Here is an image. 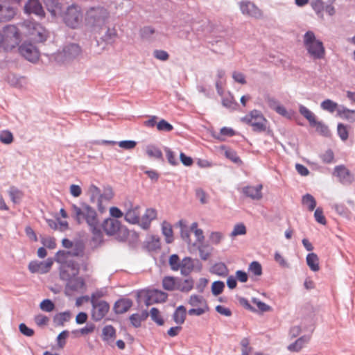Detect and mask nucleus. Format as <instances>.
<instances>
[{
    "mask_svg": "<svg viewBox=\"0 0 355 355\" xmlns=\"http://www.w3.org/2000/svg\"><path fill=\"white\" fill-rule=\"evenodd\" d=\"M83 12L77 5H71L64 11L62 19L65 22H78L83 19Z\"/></svg>",
    "mask_w": 355,
    "mask_h": 355,
    "instance_id": "obj_13",
    "label": "nucleus"
},
{
    "mask_svg": "<svg viewBox=\"0 0 355 355\" xmlns=\"http://www.w3.org/2000/svg\"><path fill=\"white\" fill-rule=\"evenodd\" d=\"M193 259L186 257L181 261L180 272L183 276H188L194 269Z\"/></svg>",
    "mask_w": 355,
    "mask_h": 355,
    "instance_id": "obj_27",
    "label": "nucleus"
},
{
    "mask_svg": "<svg viewBox=\"0 0 355 355\" xmlns=\"http://www.w3.org/2000/svg\"><path fill=\"white\" fill-rule=\"evenodd\" d=\"M53 263L51 258L47 259L46 261L35 260L28 263V268L31 273L45 274L49 272Z\"/></svg>",
    "mask_w": 355,
    "mask_h": 355,
    "instance_id": "obj_12",
    "label": "nucleus"
},
{
    "mask_svg": "<svg viewBox=\"0 0 355 355\" xmlns=\"http://www.w3.org/2000/svg\"><path fill=\"white\" fill-rule=\"evenodd\" d=\"M14 137L12 133L9 130H2L0 132V141L4 144H10L13 141Z\"/></svg>",
    "mask_w": 355,
    "mask_h": 355,
    "instance_id": "obj_54",
    "label": "nucleus"
},
{
    "mask_svg": "<svg viewBox=\"0 0 355 355\" xmlns=\"http://www.w3.org/2000/svg\"><path fill=\"white\" fill-rule=\"evenodd\" d=\"M187 316V309L184 306H179L173 314V319L178 324H182L184 322Z\"/></svg>",
    "mask_w": 355,
    "mask_h": 355,
    "instance_id": "obj_30",
    "label": "nucleus"
},
{
    "mask_svg": "<svg viewBox=\"0 0 355 355\" xmlns=\"http://www.w3.org/2000/svg\"><path fill=\"white\" fill-rule=\"evenodd\" d=\"M248 270L255 276H261L263 273L262 266L261 263L257 261H254L249 265Z\"/></svg>",
    "mask_w": 355,
    "mask_h": 355,
    "instance_id": "obj_55",
    "label": "nucleus"
},
{
    "mask_svg": "<svg viewBox=\"0 0 355 355\" xmlns=\"http://www.w3.org/2000/svg\"><path fill=\"white\" fill-rule=\"evenodd\" d=\"M240 9L243 14L258 18L262 15L261 10L252 2L243 1L240 3Z\"/></svg>",
    "mask_w": 355,
    "mask_h": 355,
    "instance_id": "obj_14",
    "label": "nucleus"
},
{
    "mask_svg": "<svg viewBox=\"0 0 355 355\" xmlns=\"http://www.w3.org/2000/svg\"><path fill=\"white\" fill-rule=\"evenodd\" d=\"M338 114L343 118L347 119L349 122L355 121V110H349L347 107H343V109L338 110Z\"/></svg>",
    "mask_w": 355,
    "mask_h": 355,
    "instance_id": "obj_39",
    "label": "nucleus"
},
{
    "mask_svg": "<svg viewBox=\"0 0 355 355\" xmlns=\"http://www.w3.org/2000/svg\"><path fill=\"white\" fill-rule=\"evenodd\" d=\"M11 200L15 203H19L24 196L23 192L15 187H11L8 191Z\"/></svg>",
    "mask_w": 355,
    "mask_h": 355,
    "instance_id": "obj_36",
    "label": "nucleus"
},
{
    "mask_svg": "<svg viewBox=\"0 0 355 355\" xmlns=\"http://www.w3.org/2000/svg\"><path fill=\"white\" fill-rule=\"evenodd\" d=\"M213 272L218 276L226 277L228 275V268L223 262L216 263L213 266Z\"/></svg>",
    "mask_w": 355,
    "mask_h": 355,
    "instance_id": "obj_43",
    "label": "nucleus"
},
{
    "mask_svg": "<svg viewBox=\"0 0 355 355\" xmlns=\"http://www.w3.org/2000/svg\"><path fill=\"white\" fill-rule=\"evenodd\" d=\"M168 264L171 269L173 271H178L181 268V261L177 254H173L169 257Z\"/></svg>",
    "mask_w": 355,
    "mask_h": 355,
    "instance_id": "obj_48",
    "label": "nucleus"
},
{
    "mask_svg": "<svg viewBox=\"0 0 355 355\" xmlns=\"http://www.w3.org/2000/svg\"><path fill=\"white\" fill-rule=\"evenodd\" d=\"M85 245L81 241H78L72 247V250L69 251L70 256L83 257L84 255Z\"/></svg>",
    "mask_w": 355,
    "mask_h": 355,
    "instance_id": "obj_37",
    "label": "nucleus"
},
{
    "mask_svg": "<svg viewBox=\"0 0 355 355\" xmlns=\"http://www.w3.org/2000/svg\"><path fill=\"white\" fill-rule=\"evenodd\" d=\"M157 217V211L153 208H148L142 216L139 225L144 230H148L150 227V223Z\"/></svg>",
    "mask_w": 355,
    "mask_h": 355,
    "instance_id": "obj_23",
    "label": "nucleus"
},
{
    "mask_svg": "<svg viewBox=\"0 0 355 355\" xmlns=\"http://www.w3.org/2000/svg\"><path fill=\"white\" fill-rule=\"evenodd\" d=\"M66 281V291H70L72 292L78 291L80 289H84L86 287L85 281L82 277H70L69 279H62Z\"/></svg>",
    "mask_w": 355,
    "mask_h": 355,
    "instance_id": "obj_19",
    "label": "nucleus"
},
{
    "mask_svg": "<svg viewBox=\"0 0 355 355\" xmlns=\"http://www.w3.org/2000/svg\"><path fill=\"white\" fill-rule=\"evenodd\" d=\"M100 29L101 31H105V33L101 36V39L107 44L112 43L117 37L116 29L114 28L108 27L107 24H102L100 26Z\"/></svg>",
    "mask_w": 355,
    "mask_h": 355,
    "instance_id": "obj_22",
    "label": "nucleus"
},
{
    "mask_svg": "<svg viewBox=\"0 0 355 355\" xmlns=\"http://www.w3.org/2000/svg\"><path fill=\"white\" fill-rule=\"evenodd\" d=\"M139 35L144 41L153 42L161 35V31L152 26H145L140 29Z\"/></svg>",
    "mask_w": 355,
    "mask_h": 355,
    "instance_id": "obj_18",
    "label": "nucleus"
},
{
    "mask_svg": "<svg viewBox=\"0 0 355 355\" xmlns=\"http://www.w3.org/2000/svg\"><path fill=\"white\" fill-rule=\"evenodd\" d=\"M16 14L17 12L14 8L0 3V22L12 20Z\"/></svg>",
    "mask_w": 355,
    "mask_h": 355,
    "instance_id": "obj_21",
    "label": "nucleus"
},
{
    "mask_svg": "<svg viewBox=\"0 0 355 355\" xmlns=\"http://www.w3.org/2000/svg\"><path fill=\"white\" fill-rule=\"evenodd\" d=\"M40 308L46 312H51L55 309V304L49 299L43 300L40 304Z\"/></svg>",
    "mask_w": 355,
    "mask_h": 355,
    "instance_id": "obj_59",
    "label": "nucleus"
},
{
    "mask_svg": "<svg viewBox=\"0 0 355 355\" xmlns=\"http://www.w3.org/2000/svg\"><path fill=\"white\" fill-rule=\"evenodd\" d=\"M151 319L158 325L162 326L164 324V320L159 315V311L157 308L153 307L150 311Z\"/></svg>",
    "mask_w": 355,
    "mask_h": 355,
    "instance_id": "obj_52",
    "label": "nucleus"
},
{
    "mask_svg": "<svg viewBox=\"0 0 355 355\" xmlns=\"http://www.w3.org/2000/svg\"><path fill=\"white\" fill-rule=\"evenodd\" d=\"M114 236H115L117 241L124 242L129 236V230L125 226L121 224L119 230H116V233Z\"/></svg>",
    "mask_w": 355,
    "mask_h": 355,
    "instance_id": "obj_44",
    "label": "nucleus"
},
{
    "mask_svg": "<svg viewBox=\"0 0 355 355\" xmlns=\"http://www.w3.org/2000/svg\"><path fill=\"white\" fill-rule=\"evenodd\" d=\"M320 158L324 163L331 164L334 161V153L331 149H328L320 155Z\"/></svg>",
    "mask_w": 355,
    "mask_h": 355,
    "instance_id": "obj_62",
    "label": "nucleus"
},
{
    "mask_svg": "<svg viewBox=\"0 0 355 355\" xmlns=\"http://www.w3.org/2000/svg\"><path fill=\"white\" fill-rule=\"evenodd\" d=\"M71 314L69 311L56 313L53 318V322L55 327L64 326V322L70 320Z\"/></svg>",
    "mask_w": 355,
    "mask_h": 355,
    "instance_id": "obj_29",
    "label": "nucleus"
},
{
    "mask_svg": "<svg viewBox=\"0 0 355 355\" xmlns=\"http://www.w3.org/2000/svg\"><path fill=\"white\" fill-rule=\"evenodd\" d=\"M225 288V284L223 282L218 280L215 281L211 284V293L214 296H218L221 294Z\"/></svg>",
    "mask_w": 355,
    "mask_h": 355,
    "instance_id": "obj_50",
    "label": "nucleus"
},
{
    "mask_svg": "<svg viewBox=\"0 0 355 355\" xmlns=\"http://www.w3.org/2000/svg\"><path fill=\"white\" fill-rule=\"evenodd\" d=\"M102 340L107 343L113 342L116 337L115 328L111 325H105L102 329Z\"/></svg>",
    "mask_w": 355,
    "mask_h": 355,
    "instance_id": "obj_26",
    "label": "nucleus"
},
{
    "mask_svg": "<svg viewBox=\"0 0 355 355\" xmlns=\"http://www.w3.org/2000/svg\"><path fill=\"white\" fill-rule=\"evenodd\" d=\"M304 45L309 57L313 60L325 58L326 51L323 42L316 39L313 31H309L304 34Z\"/></svg>",
    "mask_w": 355,
    "mask_h": 355,
    "instance_id": "obj_2",
    "label": "nucleus"
},
{
    "mask_svg": "<svg viewBox=\"0 0 355 355\" xmlns=\"http://www.w3.org/2000/svg\"><path fill=\"white\" fill-rule=\"evenodd\" d=\"M80 272V264L74 260H68L60 267V279H69L70 277H76Z\"/></svg>",
    "mask_w": 355,
    "mask_h": 355,
    "instance_id": "obj_8",
    "label": "nucleus"
},
{
    "mask_svg": "<svg viewBox=\"0 0 355 355\" xmlns=\"http://www.w3.org/2000/svg\"><path fill=\"white\" fill-rule=\"evenodd\" d=\"M314 217L315 220L322 225L327 224V220L323 214V210L321 207H318L314 213Z\"/></svg>",
    "mask_w": 355,
    "mask_h": 355,
    "instance_id": "obj_63",
    "label": "nucleus"
},
{
    "mask_svg": "<svg viewBox=\"0 0 355 355\" xmlns=\"http://www.w3.org/2000/svg\"><path fill=\"white\" fill-rule=\"evenodd\" d=\"M299 112L304 118L309 121L310 125H311L313 123H315L316 119L314 114L307 107L304 105H300L299 107Z\"/></svg>",
    "mask_w": 355,
    "mask_h": 355,
    "instance_id": "obj_40",
    "label": "nucleus"
},
{
    "mask_svg": "<svg viewBox=\"0 0 355 355\" xmlns=\"http://www.w3.org/2000/svg\"><path fill=\"white\" fill-rule=\"evenodd\" d=\"M333 175L338 178L343 185H350L354 181V176L352 172L343 164L336 166Z\"/></svg>",
    "mask_w": 355,
    "mask_h": 355,
    "instance_id": "obj_10",
    "label": "nucleus"
},
{
    "mask_svg": "<svg viewBox=\"0 0 355 355\" xmlns=\"http://www.w3.org/2000/svg\"><path fill=\"white\" fill-rule=\"evenodd\" d=\"M222 148L225 149V155L227 158L236 164L241 162L240 157L237 155V153L235 150L225 146H222Z\"/></svg>",
    "mask_w": 355,
    "mask_h": 355,
    "instance_id": "obj_49",
    "label": "nucleus"
},
{
    "mask_svg": "<svg viewBox=\"0 0 355 355\" xmlns=\"http://www.w3.org/2000/svg\"><path fill=\"white\" fill-rule=\"evenodd\" d=\"M82 49L78 44L69 43L65 44L61 51L54 54V60L58 64L71 61L80 55Z\"/></svg>",
    "mask_w": 355,
    "mask_h": 355,
    "instance_id": "obj_5",
    "label": "nucleus"
},
{
    "mask_svg": "<svg viewBox=\"0 0 355 355\" xmlns=\"http://www.w3.org/2000/svg\"><path fill=\"white\" fill-rule=\"evenodd\" d=\"M2 37L3 38L2 47L5 51H8L19 46L21 33L15 25L8 24L3 29Z\"/></svg>",
    "mask_w": 355,
    "mask_h": 355,
    "instance_id": "obj_3",
    "label": "nucleus"
},
{
    "mask_svg": "<svg viewBox=\"0 0 355 355\" xmlns=\"http://www.w3.org/2000/svg\"><path fill=\"white\" fill-rule=\"evenodd\" d=\"M132 304V300L130 298H120L115 302L113 311L116 314H123L131 308Z\"/></svg>",
    "mask_w": 355,
    "mask_h": 355,
    "instance_id": "obj_20",
    "label": "nucleus"
},
{
    "mask_svg": "<svg viewBox=\"0 0 355 355\" xmlns=\"http://www.w3.org/2000/svg\"><path fill=\"white\" fill-rule=\"evenodd\" d=\"M19 54L28 61L36 63L40 57L38 48L31 41H24L18 47Z\"/></svg>",
    "mask_w": 355,
    "mask_h": 355,
    "instance_id": "obj_6",
    "label": "nucleus"
},
{
    "mask_svg": "<svg viewBox=\"0 0 355 355\" xmlns=\"http://www.w3.org/2000/svg\"><path fill=\"white\" fill-rule=\"evenodd\" d=\"M26 12L35 14L40 18L45 17L44 10L39 0H28L24 6Z\"/></svg>",
    "mask_w": 355,
    "mask_h": 355,
    "instance_id": "obj_16",
    "label": "nucleus"
},
{
    "mask_svg": "<svg viewBox=\"0 0 355 355\" xmlns=\"http://www.w3.org/2000/svg\"><path fill=\"white\" fill-rule=\"evenodd\" d=\"M49 14L53 19H62L64 6L59 0H42Z\"/></svg>",
    "mask_w": 355,
    "mask_h": 355,
    "instance_id": "obj_11",
    "label": "nucleus"
},
{
    "mask_svg": "<svg viewBox=\"0 0 355 355\" xmlns=\"http://www.w3.org/2000/svg\"><path fill=\"white\" fill-rule=\"evenodd\" d=\"M241 121L252 126L254 132H262L266 130L267 120L260 110L254 109L250 111Z\"/></svg>",
    "mask_w": 355,
    "mask_h": 355,
    "instance_id": "obj_4",
    "label": "nucleus"
},
{
    "mask_svg": "<svg viewBox=\"0 0 355 355\" xmlns=\"http://www.w3.org/2000/svg\"><path fill=\"white\" fill-rule=\"evenodd\" d=\"M320 107L322 110L333 113L336 110L338 104L330 99H326L321 103Z\"/></svg>",
    "mask_w": 355,
    "mask_h": 355,
    "instance_id": "obj_51",
    "label": "nucleus"
},
{
    "mask_svg": "<svg viewBox=\"0 0 355 355\" xmlns=\"http://www.w3.org/2000/svg\"><path fill=\"white\" fill-rule=\"evenodd\" d=\"M337 132L342 141H346L349 137V130L347 125L343 123H338L337 126Z\"/></svg>",
    "mask_w": 355,
    "mask_h": 355,
    "instance_id": "obj_53",
    "label": "nucleus"
},
{
    "mask_svg": "<svg viewBox=\"0 0 355 355\" xmlns=\"http://www.w3.org/2000/svg\"><path fill=\"white\" fill-rule=\"evenodd\" d=\"M194 281L190 277L182 281V287L178 288V291L183 293H188L193 288Z\"/></svg>",
    "mask_w": 355,
    "mask_h": 355,
    "instance_id": "obj_57",
    "label": "nucleus"
},
{
    "mask_svg": "<svg viewBox=\"0 0 355 355\" xmlns=\"http://www.w3.org/2000/svg\"><path fill=\"white\" fill-rule=\"evenodd\" d=\"M69 332L67 330H64L60 332L57 337V345L62 349L66 345V339L69 336Z\"/></svg>",
    "mask_w": 355,
    "mask_h": 355,
    "instance_id": "obj_60",
    "label": "nucleus"
},
{
    "mask_svg": "<svg viewBox=\"0 0 355 355\" xmlns=\"http://www.w3.org/2000/svg\"><path fill=\"white\" fill-rule=\"evenodd\" d=\"M146 155L150 157L161 161H164L163 154L162 150L155 145H148L146 149Z\"/></svg>",
    "mask_w": 355,
    "mask_h": 355,
    "instance_id": "obj_31",
    "label": "nucleus"
},
{
    "mask_svg": "<svg viewBox=\"0 0 355 355\" xmlns=\"http://www.w3.org/2000/svg\"><path fill=\"white\" fill-rule=\"evenodd\" d=\"M236 135V132L231 128L223 127L220 130V134L217 136H214V137L221 141L225 140L223 137H233Z\"/></svg>",
    "mask_w": 355,
    "mask_h": 355,
    "instance_id": "obj_47",
    "label": "nucleus"
},
{
    "mask_svg": "<svg viewBox=\"0 0 355 355\" xmlns=\"http://www.w3.org/2000/svg\"><path fill=\"white\" fill-rule=\"evenodd\" d=\"M311 336L304 335L298 338L294 343L288 346V349L291 352H300L305 344L309 342Z\"/></svg>",
    "mask_w": 355,
    "mask_h": 355,
    "instance_id": "obj_25",
    "label": "nucleus"
},
{
    "mask_svg": "<svg viewBox=\"0 0 355 355\" xmlns=\"http://www.w3.org/2000/svg\"><path fill=\"white\" fill-rule=\"evenodd\" d=\"M71 216L78 225L85 223L96 239L103 238L102 230L107 235L114 236L121 224L119 220L112 218L104 219L101 223L95 209L83 201H80L78 206L71 204Z\"/></svg>",
    "mask_w": 355,
    "mask_h": 355,
    "instance_id": "obj_1",
    "label": "nucleus"
},
{
    "mask_svg": "<svg viewBox=\"0 0 355 355\" xmlns=\"http://www.w3.org/2000/svg\"><path fill=\"white\" fill-rule=\"evenodd\" d=\"M161 243L159 238H156L155 236H151V239L147 241L146 244V248L150 252H155L160 249Z\"/></svg>",
    "mask_w": 355,
    "mask_h": 355,
    "instance_id": "obj_45",
    "label": "nucleus"
},
{
    "mask_svg": "<svg viewBox=\"0 0 355 355\" xmlns=\"http://www.w3.org/2000/svg\"><path fill=\"white\" fill-rule=\"evenodd\" d=\"M178 224L179 225L180 227V236L181 238L188 243H190L191 239H190V230L189 227L184 224V221L182 220H180L178 221Z\"/></svg>",
    "mask_w": 355,
    "mask_h": 355,
    "instance_id": "obj_41",
    "label": "nucleus"
},
{
    "mask_svg": "<svg viewBox=\"0 0 355 355\" xmlns=\"http://www.w3.org/2000/svg\"><path fill=\"white\" fill-rule=\"evenodd\" d=\"M164 151L168 162L172 166H178L179 162L175 157V153L168 147L164 148Z\"/></svg>",
    "mask_w": 355,
    "mask_h": 355,
    "instance_id": "obj_56",
    "label": "nucleus"
},
{
    "mask_svg": "<svg viewBox=\"0 0 355 355\" xmlns=\"http://www.w3.org/2000/svg\"><path fill=\"white\" fill-rule=\"evenodd\" d=\"M223 238V235L220 232H212L209 236V240L212 244L218 245Z\"/></svg>",
    "mask_w": 355,
    "mask_h": 355,
    "instance_id": "obj_64",
    "label": "nucleus"
},
{
    "mask_svg": "<svg viewBox=\"0 0 355 355\" xmlns=\"http://www.w3.org/2000/svg\"><path fill=\"white\" fill-rule=\"evenodd\" d=\"M157 128L159 131L171 132L173 126L165 119H161L157 124Z\"/></svg>",
    "mask_w": 355,
    "mask_h": 355,
    "instance_id": "obj_58",
    "label": "nucleus"
},
{
    "mask_svg": "<svg viewBox=\"0 0 355 355\" xmlns=\"http://www.w3.org/2000/svg\"><path fill=\"white\" fill-rule=\"evenodd\" d=\"M139 207L136 206L133 209H129L125 214V220L130 224H140V213L139 211Z\"/></svg>",
    "mask_w": 355,
    "mask_h": 355,
    "instance_id": "obj_28",
    "label": "nucleus"
},
{
    "mask_svg": "<svg viewBox=\"0 0 355 355\" xmlns=\"http://www.w3.org/2000/svg\"><path fill=\"white\" fill-rule=\"evenodd\" d=\"M28 28H32L31 35L37 42L43 43L50 37L51 32L44 27L42 24H26Z\"/></svg>",
    "mask_w": 355,
    "mask_h": 355,
    "instance_id": "obj_9",
    "label": "nucleus"
},
{
    "mask_svg": "<svg viewBox=\"0 0 355 355\" xmlns=\"http://www.w3.org/2000/svg\"><path fill=\"white\" fill-rule=\"evenodd\" d=\"M306 264L313 272H316L320 270L319 258L315 253L311 252L307 254Z\"/></svg>",
    "mask_w": 355,
    "mask_h": 355,
    "instance_id": "obj_32",
    "label": "nucleus"
},
{
    "mask_svg": "<svg viewBox=\"0 0 355 355\" xmlns=\"http://www.w3.org/2000/svg\"><path fill=\"white\" fill-rule=\"evenodd\" d=\"M70 252L65 250H59L55 254V261L58 263L62 264L65 261H67V258L70 256Z\"/></svg>",
    "mask_w": 355,
    "mask_h": 355,
    "instance_id": "obj_61",
    "label": "nucleus"
},
{
    "mask_svg": "<svg viewBox=\"0 0 355 355\" xmlns=\"http://www.w3.org/2000/svg\"><path fill=\"white\" fill-rule=\"evenodd\" d=\"M175 277L166 276L162 279V287L164 290L168 291H178V288L175 284Z\"/></svg>",
    "mask_w": 355,
    "mask_h": 355,
    "instance_id": "obj_33",
    "label": "nucleus"
},
{
    "mask_svg": "<svg viewBox=\"0 0 355 355\" xmlns=\"http://www.w3.org/2000/svg\"><path fill=\"white\" fill-rule=\"evenodd\" d=\"M166 25L164 28V31L162 30L161 35H165L167 37L175 35V32L177 29H180L181 28V26H178V24H164Z\"/></svg>",
    "mask_w": 355,
    "mask_h": 355,
    "instance_id": "obj_46",
    "label": "nucleus"
},
{
    "mask_svg": "<svg viewBox=\"0 0 355 355\" xmlns=\"http://www.w3.org/2000/svg\"><path fill=\"white\" fill-rule=\"evenodd\" d=\"M263 185L259 184L257 186H245L242 189L243 194L254 200H259L263 198L262 194Z\"/></svg>",
    "mask_w": 355,
    "mask_h": 355,
    "instance_id": "obj_15",
    "label": "nucleus"
},
{
    "mask_svg": "<svg viewBox=\"0 0 355 355\" xmlns=\"http://www.w3.org/2000/svg\"><path fill=\"white\" fill-rule=\"evenodd\" d=\"M311 126L315 127L316 131L324 137H329L330 135L328 126L322 121L315 120V123H313Z\"/></svg>",
    "mask_w": 355,
    "mask_h": 355,
    "instance_id": "obj_38",
    "label": "nucleus"
},
{
    "mask_svg": "<svg viewBox=\"0 0 355 355\" xmlns=\"http://www.w3.org/2000/svg\"><path fill=\"white\" fill-rule=\"evenodd\" d=\"M114 192L112 187H108L104 189L103 193H101L100 197L98 198V210L101 214L106 211V208L103 205V200L110 201L114 197Z\"/></svg>",
    "mask_w": 355,
    "mask_h": 355,
    "instance_id": "obj_24",
    "label": "nucleus"
},
{
    "mask_svg": "<svg viewBox=\"0 0 355 355\" xmlns=\"http://www.w3.org/2000/svg\"><path fill=\"white\" fill-rule=\"evenodd\" d=\"M107 17V10L102 7L92 8L87 12V19L89 21H105Z\"/></svg>",
    "mask_w": 355,
    "mask_h": 355,
    "instance_id": "obj_17",
    "label": "nucleus"
},
{
    "mask_svg": "<svg viewBox=\"0 0 355 355\" xmlns=\"http://www.w3.org/2000/svg\"><path fill=\"white\" fill-rule=\"evenodd\" d=\"M302 202L304 205L307 206L308 209L310 211H313L316 207V201L314 197L309 193H306L303 196Z\"/></svg>",
    "mask_w": 355,
    "mask_h": 355,
    "instance_id": "obj_42",
    "label": "nucleus"
},
{
    "mask_svg": "<svg viewBox=\"0 0 355 355\" xmlns=\"http://www.w3.org/2000/svg\"><path fill=\"white\" fill-rule=\"evenodd\" d=\"M92 304V318L96 322L101 320L108 313L110 304L105 300L99 302L96 299V294L93 293L91 297Z\"/></svg>",
    "mask_w": 355,
    "mask_h": 355,
    "instance_id": "obj_7",
    "label": "nucleus"
},
{
    "mask_svg": "<svg viewBox=\"0 0 355 355\" xmlns=\"http://www.w3.org/2000/svg\"><path fill=\"white\" fill-rule=\"evenodd\" d=\"M222 105L232 111L236 110L239 107V104L235 101L234 96L232 95L223 98L222 99Z\"/></svg>",
    "mask_w": 355,
    "mask_h": 355,
    "instance_id": "obj_34",
    "label": "nucleus"
},
{
    "mask_svg": "<svg viewBox=\"0 0 355 355\" xmlns=\"http://www.w3.org/2000/svg\"><path fill=\"white\" fill-rule=\"evenodd\" d=\"M162 234L165 236L166 242L167 243H171L173 241V230L172 226L170 223L164 221L162 223Z\"/></svg>",
    "mask_w": 355,
    "mask_h": 355,
    "instance_id": "obj_35",
    "label": "nucleus"
}]
</instances>
